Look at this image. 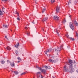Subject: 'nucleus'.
Here are the masks:
<instances>
[{"label":"nucleus","mask_w":78,"mask_h":78,"mask_svg":"<svg viewBox=\"0 0 78 78\" xmlns=\"http://www.w3.org/2000/svg\"><path fill=\"white\" fill-rule=\"evenodd\" d=\"M67 64L69 65V68H68V71L69 72H73L75 71V69L73 68V62L72 60H69V62L67 63Z\"/></svg>","instance_id":"nucleus-1"},{"label":"nucleus","mask_w":78,"mask_h":78,"mask_svg":"<svg viewBox=\"0 0 78 78\" xmlns=\"http://www.w3.org/2000/svg\"><path fill=\"white\" fill-rule=\"evenodd\" d=\"M55 0H51V3H55Z\"/></svg>","instance_id":"nucleus-25"},{"label":"nucleus","mask_w":78,"mask_h":78,"mask_svg":"<svg viewBox=\"0 0 78 78\" xmlns=\"http://www.w3.org/2000/svg\"><path fill=\"white\" fill-rule=\"evenodd\" d=\"M1 64H5V61L3 60H2L1 61Z\"/></svg>","instance_id":"nucleus-16"},{"label":"nucleus","mask_w":78,"mask_h":78,"mask_svg":"<svg viewBox=\"0 0 78 78\" xmlns=\"http://www.w3.org/2000/svg\"><path fill=\"white\" fill-rule=\"evenodd\" d=\"M44 67L45 68V69H46V70L51 69V67L49 66H44Z\"/></svg>","instance_id":"nucleus-5"},{"label":"nucleus","mask_w":78,"mask_h":78,"mask_svg":"<svg viewBox=\"0 0 78 78\" xmlns=\"http://www.w3.org/2000/svg\"><path fill=\"white\" fill-rule=\"evenodd\" d=\"M15 14H16L18 16H19V13H18V12H17V11H16L15 12Z\"/></svg>","instance_id":"nucleus-22"},{"label":"nucleus","mask_w":78,"mask_h":78,"mask_svg":"<svg viewBox=\"0 0 78 78\" xmlns=\"http://www.w3.org/2000/svg\"><path fill=\"white\" fill-rule=\"evenodd\" d=\"M15 53L16 55H18V51H17L16 50Z\"/></svg>","instance_id":"nucleus-29"},{"label":"nucleus","mask_w":78,"mask_h":78,"mask_svg":"<svg viewBox=\"0 0 78 78\" xmlns=\"http://www.w3.org/2000/svg\"><path fill=\"white\" fill-rule=\"evenodd\" d=\"M66 37H67V38H69V35L68 34H66Z\"/></svg>","instance_id":"nucleus-28"},{"label":"nucleus","mask_w":78,"mask_h":78,"mask_svg":"<svg viewBox=\"0 0 78 78\" xmlns=\"http://www.w3.org/2000/svg\"><path fill=\"white\" fill-rule=\"evenodd\" d=\"M44 29H43V31H44Z\"/></svg>","instance_id":"nucleus-46"},{"label":"nucleus","mask_w":78,"mask_h":78,"mask_svg":"<svg viewBox=\"0 0 78 78\" xmlns=\"http://www.w3.org/2000/svg\"><path fill=\"white\" fill-rule=\"evenodd\" d=\"M7 62L8 63H9V62H9V60H7Z\"/></svg>","instance_id":"nucleus-39"},{"label":"nucleus","mask_w":78,"mask_h":78,"mask_svg":"<svg viewBox=\"0 0 78 78\" xmlns=\"http://www.w3.org/2000/svg\"><path fill=\"white\" fill-rule=\"evenodd\" d=\"M2 9L3 12H4V13H5V12L4 11H5V9L4 7H3Z\"/></svg>","instance_id":"nucleus-24"},{"label":"nucleus","mask_w":78,"mask_h":78,"mask_svg":"<svg viewBox=\"0 0 78 78\" xmlns=\"http://www.w3.org/2000/svg\"><path fill=\"white\" fill-rule=\"evenodd\" d=\"M5 38L7 40H8V38H7V36H6V35L5 36Z\"/></svg>","instance_id":"nucleus-37"},{"label":"nucleus","mask_w":78,"mask_h":78,"mask_svg":"<svg viewBox=\"0 0 78 78\" xmlns=\"http://www.w3.org/2000/svg\"><path fill=\"white\" fill-rule=\"evenodd\" d=\"M48 52H49V51L48 49L47 50H46L44 51L45 54L46 55H47V53H48Z\"/></svg>","instance_id":"nucleus-15"},{"label":"nucleus","mask_w":78,"mask_h":78,"mask_svg":"<svg viewBox=\"0 0 78 78\" xmlns=\"http://www.w3.org/2000/svg\"><path fill=\"white\" fill-rule=\"evenodd\" d=\"M36 67H38L37 66H36Z\"/></svg>","instance_id":"nucleus-47"},{"label":"nucleus","mask_w":78,"mask_h":78,"mask_svg":"<svg viewBox=\"0 0 78 78\" xmlns=\"http://www.w3.org/2000/svg\"><path fill=\"white\" fill-rule=\"evenodd\" d=\"M66 22V20H64L62 22V23H65Z\"/></svg>","instance_id":"nucleus-27"},{"label":"nucleus","mask_w":78,"mask_h":78,"mask_svg":"<svg viewBox=\"0 0 78 78\" xmlns=\"http://www.w3.org/2000/svg\"><path fill=\"white\" fill-rule=\"evenodd\" d=\"M64 72H67V66L66 65H65L64 66Z\"/></svg>","instance_id":"nucleus-10"},{"label":"nucleus","mask_w":78,"mask_h":78,"mask_svg":"<svg viewBox=\"0 0 78 78\" xmlns=\"http://www.w3.org/2000/svg\"><path fill=\"white\" fill-rule=\"evenodd\" d=\"M25 29H26V30H27V29H28V28H27V27H25Z\"/></svg>","instance_id":"nucleus-44"},{"label":"nucleus","mask_w":78,"mask_h":78,"mask_svg":"<svg viewBox=\"0 0 78 78\" xmlns=\"http://www.w3.org/2000/svg\"><path fill=\"white\" fill-rule=\"evenodd\" d=\"M33 78H34V77Z\"/></svg>","instance_id":"nucleus-51"},{"label":"nucleus","mask_w":78,"mask_h":78,"mask_svg":"<svg viewBox=\"0 0 78 78\" xmlns=\"http://www.w3.org/2000/svg\"><path fill=\"white\" fill-rule=\"evenodd\" d=\"M3 27L4 28H8V25H3Z\"/></svg>","instance_id":"nucleus-20"},{"label":"nucleus","mask_w":78,"mask_h":78,"mask_svg":"<svg viewBox=\"0 0 78 78\" xmlns=\"http://www.w3.org/2000/svg\"><path fill=\"white\" fill-rule=\"evenodd\" d=\"M8 0H2V1H3V2H5V1H7Z\"/></svg>","instance_id":"nucleus-42"},{"label":"nucleus","mask_w":78,"mask_h":78,"mask_svg":"<svg viewBox=\"0 0 78 78\" xmlns=\"http://www.w3.org/2000/svg\"><path fill=\"white\" fill-rule=\"evenodd\" d=\"M75 2L76 3V2H78V0H75Z\"/></svg>","instance_id":"nucleus-41"},{"label":"nucleus","mask_w":78,"mask_h":78,"mask_svg":"<svg viewBox=\"0 0 78 78\" xmlns=\"http://www.w3.org/2000/svg\"><path fill=\"white\" fill-rule=\"evenodd\" d=\"M48 61L49 62H54L55 61L52 60V59H49Z\"/></svg>","instance_id":"nucleus-12"},{"label":"nucleus","mask_w":78,"mask_h":78,"mask_svg":"<svg viewBox=\"0 0 78 78\" xmlns=\"http://www.w3.org/2000/svg\"><path fill=\"white\" fill-rule=\"evenodd\" d=\"M56 33H57L58 35V36H59V33H58V31H56Z\"/></svg>","instance_id":"nucleus-40"},{"label":"nucleus","mask_w":78,"mask_h":78,"mask_svg":"<svg viewBox=\"0 0 78 78\" xmlns=\"http://www.w3.org/2000/svg\"><path fill=\"white\" fill-rule=\"evenodd\" d=\"M26 33L27 34V36H30V32H29V31L27 30Z\"/></svg>","instance_id":"nucleus-13"},{"label":"nucleus","mask_w":78,"mask_h":78,"mask_svg":"<svg viewBox=\"0 0 78 78\" xmlns=\"http://www.w3.org/2000/svg\"><path fill=\"white\" fill-rule=\"evenodd\" d=\"M48 20V18L47 17H45L42 20L43 22L44 23V22H47Z\"/></svg>","instance_id":"nucleus-6"},{"label":"nucleus","mask_w":78,"mask_h":78,"mask_svg":"<svg viewBox=\"0 0 78 78\" xmlns=\"http://www.w3.org/2000/svg\"><path fill=\"white\" fill-rule=\"evenodd\" d=\"M62 47H63V46H61L60 47V49L59 48V47L55 49V51L57 52L59 51H61V48H62Z\"/></svg>","instance_id":"nucleus-3"},{"label":"nucleus","mask_w":78,"mask_h":78,"mask_svg":"<svg viewBox=\"0 0 78 78\" xmlns=\"http://www.w3.org/2000/svg\"><path fill=\"white\" fill-rule=\"evenodd\" d=\"M14 73L15 74V75H17V74H19V72L17 71H14Z\"/></svg>","instance_id":"nucleus-18"},{"label":"nucleus","mask_w":78,"mask_h":78,"mask_svg":"<svg viewBox=\"0 0 78 78\" xmlns=\"http://www.w3.org/2000/svg\"><path fill=\"white\" fill-rule=\"evenodd\" d=\"M74 62L75 63V60H74Z\"/></svg>","instance_id":"nucleus-49"},{"label":"nucleus","mask_w":78,"mask_h":78,"mask_svg":"<svg viewBox=\"0 0 78 78\" xmlns=\"http://www.w3.org/2000/svg\"><path fill=\"white\" fill-rule=\"evenodd\" d=\"M6 49L8 50H11V48H10V47H9V46H8L7 47Z\"/></svg>","instance_id":"nucleus-17"},{"label":"nucleus","mask_w":78,"mask_h":78,"mask_svg":"<svg viewBox=\"0 0 78 78\" xmlns=\"http://www.w3.org/2000/svg\"><path fill=\"white\" fill-rule=\"evenodd\" d=\"M2 14H3L2 12V11L0 10V15H2Z\"/></svg>","instance_id":"nucleus-30"},{"label":"nucleus","mask_w":78,"mask_h":78,"mask_svg":"<svg viewBox=\"0 0 78 78\" xmlns=\"http://www.w3.org/2000/svg\"><path fill=\"white\" fill-rule=\"evenodd\" d=\"M20 62V61H18L17 62L18 63H19V62Z\"/></svg>","instance_id":"nucleus-45"},{"label":"nucleus","mask_w":78,"mask_h":78,"mask_svg":"<svg viewBox=\"0 0 78 78\" xmlns=\"http://www.w3.org/2000/svg\"><path fill=\"white\" fill-rule=\"evenodd\" d=\"M53 18L54 20H59V17H58L56 15L55 16H54Z\"/></svg>","instance_id":"nucleus-4"},{"label":"nucleus","mask_w":78,"mask_h":78,"mask_svg":"<svg viewBox=\"0 0 78 78\" xmlns=\"http://www.w3.org/2000/svg\"><path fill=\"white\" fill-rule=\"evenodd\" d=\"M26 73L25 72H24L23 73H22L21 74V75H24V74H25Z\"/></svg>","instance_id":"nucleus-31"},{"label":"nucleus","mask_w":78,"mask_h":78,"mask_svg":"<svg viewBox=\"0 0 78 78\" xmlns=\"http://www.w3.org/2000/svg\"><path fill=\"white\" fill-rule=\"evenodd\" d=\"M19 43H17L16 44L15 46V47L17 48H18V46H19Z\"/></svg>","instance_id":"nucleus-14"},{"label":"nucleus","mask_w":78,"mask_h":78,"mask_svg":"<svg viewBox=\"0 0 78 78\" xmlns=\"http://www.w3.org/2000/svg\"><path fill=\"white\" fill-rule=\"evenodd\" d=\"M2 14H4L3 12V13H2Z\"/></svg>","instance_id":"nucleus-50"},{"label":"nucleus","mask_w":78,"mask_h":78,"mask_svg":"<svg viewBox=\"0 0 78 78\" xmlns=\"http://www.w3.org/2000/svg\"><path fill=\"white\" fill-rule=\"evenodd\" d=\"M76 37H77V39L78 40V34L77 32H76Z\"/></svg>","instance_id":"nucleus-23"},{"label":"nucleus","mask_w":78,"mask_h":78,"mask_svg":"<svg viewBox=\"0 0 78 78\" xmlns=\"http://www.w3.org/2000/svg\"><path fill=\"white\" fill-rule=\"evenodd\" d=\"M48 50L49 51V52H50L51 51V49H48Z\"/></svg>","instance_id":"nucleus-32"},{"label":"nucleus","mask_w":78,"mask_h":78,"mask_svg":"<svg viewBox=\"0 0 78 78\" xmlns=\"http://www.w3.org/2000/svg\"><path fill=\"white\" fill-rule=\"evenodd\" d=\"M41 78H44V76H42V75H41Z\"/></svg>","instance_id":"nucleus-43"},{"label":"nucleus","mask_w":78,"mask_h":78,"mask_svg":"<svg viewBox=\"0 0 78 78\" xmlns=\"http://www.w3.org/2000/svg\"><path fill=\"white\" fill-rule=\"evenodd\" d=\"M69 39H70L71 40V41H75V39H74V38L72 37H69Z\"/></svg>","instance_id":"nucleus-19"},{"label":"nucleus","mask_w":78,"mask_h":78,"mask_svg":"<svg viewBox=\"0 0 78 78\" xmlns=\"http://www.w3.org/2000/svg\"><path fill=\"white\" fill-rule=\"evenodd\" d=\"M69 26L70 28L72 30H73L74 26H73V24L72 23H70L69 24Z\"/></svg>","instance_id":"nucleus-2"},{"label":"nucleus","mask_w":78,"mask_h":78,"mask_svg":"<svg viewBox=\"0 0 78 78\" xmlns=\"http://www.w3.org/2000/svg\"><path fill=\"white\" fill-rule=\"evenodd\" d=\"M41 72H37V74L38 75V74H41Z\"/></svg>","instance_id":"nucleus-34"},{"label":"nucleus","mask_w":78,"mask_h":78,"mask_svg":"<svg viewBox=\"0 0 78 78\" xmlns=\"http://www.w3.org/2000/svg\"><path fill=\"white\" fill-rule=\"evenodd\" d=\"M73 23L75 24V25L77 27L78 26V23H77V22L76 21H73Z\"/></svg>","instance_id":"nucleus-9"},{"label":"nucleus","mask_w":78,"mask_h":78,"mask_svg":"<svg viewBox=\"0 0 78 78\" xmlns=\"http://www.w3.org/2000/svg\"><path fill=\"white\" fill-rule=\"evenodd\" d=\"M69 16L70 17V15Z\"/></svg>","instance_id":"nucleus-48"},{"label":"nucleus","mask_w":78,"mask_h":78,"mask_svg":"<svg viewBox=\"0 0 78 78\" xmlns=\"http://www.w3.org/2000/svg\"><path fill=\"white\" fill-rule=\"evenodd\" d=\"M10 65L12 67H14L15 66V64H14V62H13L12 63H11V62H10Z\"/></svg>","instance_id":"nucleus-11"},{"label":"nucleus","mask_w":78,"mask_h":78,"mask_svg":"<svg viewBox=\"0 0 78 78\" xmlns=\"http://www.w3.org/2000/svg\"><path fill=\"white\" fill-rule=\"evenodd\" d=\"M70 45H68V46H67L68 48H70Z\"/></svg>","instance_id":"nucleus-38"},{"label":"nucleus","mask_w":78,"mask_h":78,"mask_svg":"<svg viewBox=\"0 0 78 78\" xmlns=\"http://www.w3.org/2000/svg\"><path fill=\"white\" fill-rule=\"evenodd\" d=\"M71 3V0H69L68 2V5H70Z\"/></svg>","instance_id":"nucleus-26"},{"label":"nucleus","mask_w":78,"mask_h":78,"mask_svg":"<svg viewBox=\"0 0 78 78\" xmlns=\"http://www.w3.org/2000/svg\"><path fill=\"white\" fill-rule=\"evenodd\" d=\"M56 11L57 13H58V12H59V7L57 6L56 7Z\"/></svg>","instance_id":"nucleus-8"},{"label":"nucleus","mask_w":78,"mask_h":78,"mask_svg":"<svg viewBox=\"0 0 78 78\" xmlns=\"http://www.w3.org/2000/svg\"><path fill=\"white\" fill-rule=\"evenodd\" d=\"M41 71L42 73H43L44 74H45L46 73V70L44 69H41Z\"/></svg>","instance_id":"nucleus-7"},{"label":"nucleus","mask_w":78,"mask_h":78,"mask_svg":"<svg viewBox=\"0 0 78 78\" xmlns=\"http://www.w3.org/2000/svg\"><path fill=\"white\" fill-rule=\"evenodd\" d=\"M38 69H39V70H42V68H41V67H38Z\"/></svg>","instance_id":"nucleus-36"},{"label":"nucleus","mask_w":78,"mask_h":78,"mask_svg":"<svg viewBox=\"0 0 78 78\" xmlns=\"http://www.w3.org/2000/svg\"><path fill=\"white\" fill-rule=\"evenodd\" d=\"M17 19L18 20H20V18H19V17H17Z\"/></svg>","instance_id":"nucleus-35"},{"label":"nucleus","mask_w":78,"mask_h":78,"mask_svg":"<svg viewBox=\"0 0 78 78\" xmlns=\"http://www.w3.org/2000/svg\"><path fill=\"white\" fill-rule=\"evenodd\" d=\"M18 59V60H19L20 61H21V58H20V57H18L17 58Z\"/></svg>","instance_id":"nucleus-33"},{"label":"nucleus","mask_w":78,"mask_h":78,"mask_svg":"<svg viewBox=\"0 0 78 78\" xmlns=\"http://www.w3.org/2000/svg\"><path fill=\"white\" fill-rule=\"evenodd\" d=\"M45 8H44V9H43V10L42 11V13H44V11H45Z\"/></svg>","instance_id":"nucleus-21"}]
</instances>
